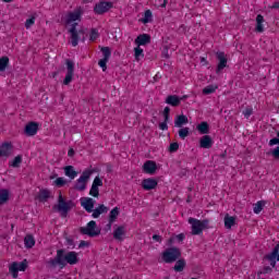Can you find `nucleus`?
Wrapping results in <instances>:
<instances>
[{
    "label": "nucleus",
    "instance_id": "1",
    "mask_svg": "<svg viewBox=\"0 0 279 279\" xmlns=\"http://www.w3.org/2000/svg\"><path fill=\"white\" fill-rule=\"evenodd\" d=\"M80 263V257H77V253L74 251L68 252L64 248H60L57 251V255L54 258L48 262V265L51 269H56V267H60V269H64L66 265H77Z\"/></svg>",
    "mask_w": 279,
    "mask_h": 279
},
{
    "label": "nucleus",
    "instance_id": "2",
    "mask_svg": "<svg viewBox=\"0 0 279 279\" xmlns=\"http://www.w3.org/2000/svg\"><path fill=\"white\" fill-rule=\"evenodd\" d=\"M86 28H81L77 31V23H73L69 29V34L71 36V45L72 47H77L80 40L82 43L86 41Z\"/></svg>",
    "mask_w": 279,
    "mask_h": 279
},
{
    "label": "nucleus",
    "instance_id": "3",
    "mask_svg": "<svg viewBox=\"0 0 279 279\" xmlns=\"http://www.w3.org/2000/svg\"><path fill=\"white\" fill-rule=\"evenodd\" d=\"M161 258L163 263H175V260L182 258V251H180V248L175 246L168 247L162 252Z\"/></svg>",
    "mask_w": 279,
    "mask_h": 279
},
{
    "label": "nucleus",
    "instance_id": "4",
    "mask_svg": "<svg viewBox=\"0 0 279 279\" xmlns=\"http://www.w3.org/2000/svg\"><path fill=\"white\" fill-rule=\"evenodd\" d=\"M74 207L75 203H73V201H64V197H62V193H60L58 198V205L53 206V210H58V213H61V217H66L69 215V210Z\"/></svg>",
    "mask_w": 279,
    "mask_h": 279
},
{
    "label": "nucleus",
    "instance_id": "5",
    "mask_svg": "<svg viewBox=\"0 0 279 279\" xmlns=\"http://www.w3.org/2000/svg\"><path fill=\"white\" fill-rule=\"evenodd\" d=\"M189 223L192 225V234H202L204 230L208 229V219L198 220L196 218H189Z\"/></svg>",
    "mask_w": 279,
    "mask_h": 279
},
{
    "label": "nucleus",
    "instance_id": "6",
    "mask_svg": "<svg viewBox=\"0 0 279 279\" xmlns=\"http://www.w3.org/2000/svg\"><path fill=\"white\" fill-rule=\"evenodd\" d=\"M81 234H86L87 236L95 238L101 234V229L97 227V222L95 220H90L86 227H82L80 229Z\"/></svg>",
    "mask_w": 279,
    "mask_h": 279
},
{
    "label": "nucleus",
    "instance_id": "7",
    "mask_svg": "<svg viewBox=\"0 0 279 279\" xmlns=\"http://www.w3.org/2000/svg\"><path fill=\"white\" fill-rule=\"evenodd\" d=\"M93 175V170H85L83 171L82 175L77 179L76 183L74 184V191H80L81 193L86 191V184L90 180Z\"/></svg>",
    "mask_w": 279,
    "mask_h": 279
},
{
    "label": "nucleus",
    "instance_id": "8",
    "mask_svg": "<svg viewBox=\"0 0 279 279\" xmlns=\"http://www.w3.org/2000/svg\"><path fill=\"white\" fill-rule=\"evenodd\" d=\"M65 64H66L68 72L63 80V84L64 86H69V84L73 82V75L75 73V63L72 60L68 59L65 60Z\"/></svg>",
    "mask_w": 279,
    "mask_h": 279
},
{
    "label": "nucleus",
    "instance_id": "9",
    "mask_svg": "<svg viewBox=\"0 0 279 279\" xmlns=\"http://www.w3.org/2000/svg\"><path fill=\"white\" fill-rule=\"evenodd\" d=\"M112 2L100 1L95 4L94 12L95 14H106V12L112 10Z\"/></svg>",
    "mask_w": 279,
    "mask_h": 279
},
{
    "label": "nucleus",
    "instance_id": "10",
    "mask_svg": "<svg viewBox=\"0 0 279 279\" xmlns=\"http://www.w3.org/2000/svg\"><path fill=\"white\" fill-rule=\"evenodd\" d=\"M14 149V146L12 145V142H4L0 146V158H10L12 156V151Z\"/></svg>",
    "mask_w": 279,
    "mask_h": 279
},
{
    "label": "nucleus",
    "instance_id": "11",
    "mask_svg": "<svg viewBox=\"0 0 279 279\" xmlns=\"http://www.w3.org/2000/svg\"><path fill=\"white\" fill-rule=\"evenodd\" d=\"M217 60L219 61L217 69H216V73L217 75H219L221 73V71H223V69H226V66H228V58H226V53L225 52H217Z\"/></svg>",
    "mask_w": 279,
    "mask_h": 279
},
{
    "label": "nucleus",
    "instance_id": "12",
    "mask_svg": "<svg viewBox=\"0 0 279 279\" xmlns=\"http://www.w3.org/2000/svg\"><path fill=\"white\" fill-rule=\"evenodd\" d=\"M99 186H104V181H101L99 177H96L89 191V195H92V197H99Z\"/></svg>",
    "mask_w": 279,
    "mask_h": 279
},
{
    "label": "nucleus",
    "instance_id": "13",
    "mask_svg": "<svg viewBox=\"0 0 279 279\" xmlns=\"http://www.w3.org/2000/svg\"><path fill=\"white\" fill-rule=\"evenodd\" d=\"M80 202L86 213H93V209L95 208V199L92 197H81Z\"/></svg>",
    "mask_w": 279,
    "mask_h": 279
},
{
    "label": "nucleus",
    "instance_id": "14",
    "mask_svg": "<svg viewBox=\"0 0 279 279\" xmlns=\"http://www.w3.org/2000/svg\"><path fill=\"white\" fill-rule=\"evenodd\" d=\"M135 45L138 47H145L146 45H151V35L141 34L135 38Z\"/></svg>",
    "mask_w": 279,
    "mask_h": 279
},
{
    "label": "nucleus",
    "instance_id": "15",
    "mask_svg": "<svg viewBox=\"0 0 279 279\" xmlns=\"http://www.w3.org/2000/svg\"><path fill=\"white\" fill-rule=\"evenodd\" d=\"M156 186H158V181L156 179L148 178L142 181V189H144V191H154Z\"/></svg>",
    "mask_w": 279,
    "mask_h": 279
},
{
    "label": "nucleus",
    "instance_id": "16",
    "mask_svg": "<svg viewBox=\"0 0 279 279\" xmlns=\"http://www.w3.org/2000/svg\"><path fill=\"white\" fill-rule=\"evenodd\" d=\"M279 243L274 247L272 252L265 255L266 260H269L270 267H276V260H278Z\"/></svg>",
    "mask_w": 279,
    "mask_h": 279
},
{
    "label": "nucleus",
    "instance_id": "17",
    "mask_svg": "<svg viewBox=\"0 0 279 279\" xmlns=\"http://www.w3.org/2000/svg\"><path fill=\"white\" fill-rule=\"evenodd\" d=\"M24 134H26V136H36V134H38V123L29 122L28 124H26L24 129Z\"/></svg>",
    "mask_w": 279,
    "mask_h": 279
},
{
    "label": "nucleus",
    "instance_id": "18",
    "mask_svg": "<svg viewBox=\"0 0 279 279\" xmlns=\"http://www.w3.org/2000/svg\"><path fill=\"white\" fill-rule=\"evenodd\" d=\"M82 19V10L76 9L74 12L68 13V17L65 23L71 25V23H75V21H80Z\"/></svg>",
    "mask_w": 279,
    "mask_h": 279
},
{
    "label": "nucleus",
    "instance_id": "19",
    "mask_svg": "<svg viewBox=\"0 0 279 279\" xmlns=\"http://www.w3.org/2000/svg\"><path fill=\"white\" fill-rule=\"evenodd\" d=\"M92 213V217L94 219H99V216L106 215L108 213V207L104 204H100L97 208H94Z\"/></svg>",
    "mask_w": 279,
    "mask_h": 279
},
{
    "label": "nucleus",
    "instance_id": "20",
    "mask_svg": "<svg viewBox=\"0 0 279 279\" xmlns=\"http://www.w3.org/2000/svg\"><path fill=\"white\" fill-rule=\"evenodd\" d=\"M144 173H156V169H158V166H156L155 161L148 160L143 165Z\"/></svg>",
    "mask_w": 279,
    "mask_h": 279
},
{
    "label": "nucleus",
    "instance_id": "21",
    "mask_svg": "<svg viewBox=\"0 0 279 279\" xmlns=\"http://www.w3.org/2000/svg\"><path fill=\"white\" fill-rule=\"evenodd\" d=\"M199 147L202 149H210L213 147V137L210 135H204L199 141Z\"/></svg>",
    "mask_w": 279,
    "mask_h": 279
},
{
    "label": "nucleus",
    "instance_id": "22",
    "mask_svg": "<svg viewBox=\"0 0 279 279\" xmlns=\"http://www.w3.org/2000/svg\"><path fill=\"white\" fill-rule=\"evenodd\" d=\"M165 102L168 104V106H172L173 108H178V106H180V96L169 95V96H167Z\"/></svg>",
    "mask_w": 279,
    "mask_h": 279
},
{
    "label": "nucleus",
    "instance_id": "23",
    "mask_svg": "<svg viewBox=\"0 0 279 279\" xmlns=\"http://www.w3.org/2000/svg\"><path fill=\"white\" fill-rule=\"evenodd\" d=\"M123 236H125V227H117L113 231V239H116V241H123Z\"/></svg>",
    "mask_w": 279,
    "mask_h": 279
},
{
    "label": "nucleus",
    "instance_id": "24",
    "mask_svg": "<svg viewBox=\"0 0 279 279\" xmlns=\"http://www.w3.org/2000/svg\"><path fill=\"white\" fill-rule=\"evenodd\" d=\"M10 202V190L1 189L0 190V206L8 204Z\"/></svg>",
    "mask_w": 279,
    "mask_h": 279
},
{
    "label": "nucleus",
    "instance_id": "25",
    "mask_svg": "<svg viewBox=\"0 0 279 279\" xmlns=\"http://www.w3.org/2000/svg\"><path fill=\"white\" fill-rule=\"evenodd\" d=\"M63 169L64 174L70 178V180H75V178H77V171H75L73 166H65Z\"/></svg>",
    "mask_w": 279,
    "mask_h": 279
},
{
    "label": "nucleus",
    "instance_id": "26",
    "mask_svg": "<svg viewBox=\"0 0 279 279\" xmlns=\"http://www.w3.org/2000/svg\"><path fill=\"white\" fill-rule=\"evenodd\" d=\"M232 226H236V218L227 214L225 216V228H227V230H231Z\"/></svg>",
    "mask_w": 279,
    "mask_h": 279
},
{
    "label": "nucleus",
    "instance_id": "27",
    "mask_svg": "<svg viewBox=\"0 0 279 279\" xmlns=\"http://www.w3.org/2000/svg\"><path fill=\"white\" fill-rule=\"evenodd\" d=\"M263 23H265V17L262 14H258L256 16V27H255V32H257L258 34H263V32H265V28L263 27Z\"/></svg>",
    "mask_w": 279,
    "mask_h": 279
},
{
    "label": "nucleus",
    "instance_id": "28",
    "mask_svg": "<svg viewBox=\"0 0 279 279\" xmlns=\"http://www.w3.org/2000/svg\"><path fill=\"white\" fill-rule=\"evenodd\" d=\"M189 123V118L184 114L178 116L174 125L175 128H182L183 125H186Z\"/></svg>",
    "mask_w": 279,
    "mask_h": 279
},
{
    "label": "nucleus",
    "instance_id": "29",
    "mask_svg": "<svg viewBox=\"0 0 279 279\" xmlns=\"http://www.w3.org/2000/svg\"><path fill=\"white\" fill-rule=\"evenodd\" d=\"M22 163H23V155H17L16 157H14L12 161L9 162V167H12L13 169H19Z\"/></svg>",
    "mask_w": 279,
    "mask_h": 279
},
{
    "label": "nucleus",
    "instance_id": "30",
    "mask_svg": "<svg viewBox=\"0 0 279 279\" xmlns=\"http://www.w3.org/2000/svg\"><path fill=\"white\" fill-rule=\"evenodd\" d=\"M24 243H25V247L27 250H32V247L34 245H36V240L34 239V235L32 234H27L25 238H24Z\"/></svg>",
    "mask_w": 279,
    "mask_h": 279
},
{
    "label": "nucleus",
    "instance_id": "31",
    "mask_svg": "<svg viewBox=\"0 0 279 279\" xmlns=\"http://www.w3.org/2000/svg\"><path fill=\"white\" fill-rule=\"evenodd\" d=\"M49 197H51V191H49L47 189L39 191V194H38L39 202H47V199H49Z\"/></svg>",
    "mask_w": 279,
    "mask_h": 279
},
{
    "label": "nucleus",
    "instance_id": "32",
    "mask_svg": "<svg viewBox=\"0 0 279 279\" xmlns=\"http://www.w3.org/2000/svg\"><path fill=\"white\" fill-rule=\"evenodd\" d=\"M196 130H198L201 134H208L210 132V125L208 124V122H201L196 126Z\"/></svg>",
    "mask_w": 279,
    "mask_h": 279
},
{
    "label": "nucleus",
    "instance_id": "33",
    "mask_svg": "<svg viewBox=\"0 0 279 279\" xmlns=\"http://www.w3.org/2000/svg\"><path fill=\"white\" fill-rule=\"evenodd\" d=\"M184 267H186V260L184 258L178 259L173 269L174 271H184Z\"/></svg>",
    "mask_w": 279,
    "mask_h": 279
},
{
    "label": "nucleus",
    "instance_id": "34",
    "mask_svg": "<svg viewBox=\"0 0 279 279\" xmlns=\"http://www.w3.org/2000/svg\"><path fill=\"white\" fill-rule=\"evenodd\" d=\"M9 271L13 278H19V263L14 262L10 267Z\"/></svg>",
    "mask_w": 279,
    "mask_h": 279
},
{
    "label": "nucleus",
    "instance_id": "35",
    "mask_svg": "<svg viewBox=\"0 0 279 279\" xmlns=\"http://www.w3.org/2000/svg\"><path fill=\"white\" fill-rule=\"evenodd\" d=\"M10 64V58L2 57L0 58V72L3 73L8 69V65Z\"/></svg>",
    "mask_w": 279,
    "mask_h": 279
},
{
    "label": "nucleus",
    "instance_id": "36",
    "mask_svg": "<svg viewBox=\"0 0 279 279\" xmlns=\"http://www.w3.org/2000/svg\"><path fill=\"white\" fill-rule=\"evenodd\" d=\"M119 207H114L110 214H109V220H110V223H114V221H117V217H119Z\"/></svg>",
    "mask_w": 279,
    "mask_h": 279
},
{
    "label": "nucleus",
    "instance_id": "37",
    "mask_svg": "<svg viewBox=\"0 0 279 279\" xmlns=\"http://www.w3.org/2000/svg\"><path fill=\"white\" fill-rule=\"evenodd\" d=\"M151 17H153L151 10H146L144 12V17L141 21L142 23H144V25H147V23H151Z\"/></svg>",
    "mask_w": 279,
    "mask_h": 279
},
{
    "label": "nucleus",
    "instance_id": "38",
    "mask_svg": "<svg viewBox=\"0 0 279 279\" xmlns=\"http://www.w3.org/2000/svg\"><path fill=\"white\" fill-rule=\"evenodd\" d=\"M100 51L104 54L105 60H110V57L112 56V50H110V47H100Z\"/></svg>",
    "mask_w": 279,
    "mask_h": 279
},
{
    "label": "nucleus",
    "instance_id": "39",
    "mask_svg": "<svg viewBox=\"0 0 279 279\" xmlns=\"http://www.w3.org/2000/svg\"><path fill=\"white\" fill-rule=\"evenodd\" d=\"M134 53H135V60H141V58H145V53H143V48L141 46H137L134 48Z\"/></svg>",
    "mask_w": 279,
    "mask_h": 279
},
{
    "label": "nucleus",
    "instance_id": "40",
    "mask_svg": "<svg viewBox=\"0 0 279 279\" xmlns=\"http://www.w3.org/2000/svg\"><path fill=\"white\" fill-rule=\"evenodd\" d=\"M265 206V202L264 201H259L254 205V213L255 215H259V213L263 210V207Z\"/></svg>",
    "mask_w": 279,
    "mask_h": 279
},
{
    "label": "nucleus",
    "instance_id": "41",
    "mask_svg": "<svg viewBox=\"0 0 279 279\" xmlns=\"http://www.w3.org/2000/svg\"><path fill=\"white\" fill-rule=\"evenodd\" d=\"M217 90V86L208 85L203 89V95H213Z\"/></svg>",
    "mask_w": 279,
    "mask_h": 279
},
{
    "label": "nucleus",
    "instance_id": "42",
    "mask_svg": "<svg viewBox=\"0 0 279 279\" xmlns=\"http://www.w3.org/2000/svg\"><path fill=\"white\" fill-rule=\"evenodd\" d=\"M97 38H99V31H97V28H92L90 34H89V40L92 43H95V40H97Z\"/></svg>",
    "mask_w": 279,
    "mask_h": 279
},
{
    "label": "nucleus",
    "instance_id": "43",
    "mask_svg": "<svg viewBox=\"0 0 279 279\" xmlns=\"http://www.w3.org/2000/svg\"><path fill=\"white\" fill-rule=\"evenodd\" d=\"M178 149H180V144H178V142H174L170 144L168 151H170V154H175Z\"/></svg>",
    "mask_w": 279,
    "mask_h": 279
},
{
    "label": "nucleus",
    "instance_id": "44",
    "mask_svg": "<svg viewBox=\"0 0 279 279\" xmlns=\"http://www.w3.org/2000/svg\"><path fill=\"white\" fill-rule=\"evenodd\" d=\"M190 132H189V128H183L179 130V136L180 138H182V141H184V138H186V136H189Z\"/></svg>",
    "mask_w": 279,
    "mask_h": 279
},
{
    "label": "nucleus",
    "instance_id": "45",
    "mask_svg": "<svg viewBox=\"0 0 279 279\" xmlns=\"http://www.w3.org/2000/svg\"><path fill=\"white\" fill-rule=\"evenodd\" d=\"M108 61L109 59H100L98 61V65L100 66V69H102V71H106L108 69Z\"/></svg>",
    "mask_w": 279,
    "mask_h": 279
},
{
    "label": "nucleus",
    "instance_id": "46",
    "mask_svg": "<svg viewBox=\"0 0 279 279\" xmlns=\"http://www.w3.org/2000/svg\"><path fill=\"white\" fill-rule=\"evenodd\" d=\"M242 113L244 114L245 119H250V117L254 114V109L252 107H248L244 109Z\"/></svg>",
    "mask_w": 279,
    "mask_h": 279
},
{
    "label": "nucleus",
    "instance_id": "47",
    "mask_svg": "<svg viewBox=\"0 0 279 279\" xmlns=\"http://www.w3.org/2000/svg\"><path fill=\"white\" fill-rule=\"evenodd\" d=\"M36 23V16H32L31 19L26 20L25 22V27L26 29H29V27H32V25H34Z\"/></svg>",
    "mask_w": 279,
    "mask_h": 279
},
{
    "label": "nucleus",
    "instance_id": "48",
    "mask_svg": "<svg viewBox=\"0 0 279 279\" xmlns=\"http://www.w3.org/2000/svg\"><path fill=\"white\" fill-rule=\"evenodd\" d=\"M17 269L20 271H25V269H27V259H24L21 263H17Z\"/></svg>",
    "mask_w": 279,
    "mask_h": 279
},
{
    "label": "nucleus",
    "instance_id": "49",
    "mask_svg": "<svg viewBox=\"0 0 279 279\" xmlns=\"http://www.w3.org/2000/svg\"><path fill=\"white\" fill-rule=\"evenodd\" d=\"M56 186L62 187L64 186V184H66V180H64V178H57V180L54 181Z\"/></svg>",
    "mask_w": 279,
    "mask_h": 279
},
{
    "label": "nucleus",
    "instance_id": "50",
    "mask_svg": "<svg viewBox=\"0 0 279 279\" xmlns=\"http://www.w3.org/2000/svg\"><path fill=\"white\" fill-rule=\"evenodd\" d=\"M277 137L279 138V131L277 132ZM271 156L279 160V146H277L274 150H271Z\"/></svg>",
    "mask_w": 279,
    "mask_h": 279
},
{
    "label": "nucleus",
    "instance_id": "51",
    "mask_svg": "<svg viewBox=\"0 0 279 279\" xmlns=\"http://www.w3.org/2000/svg\"><path fill=\"white\" fill-rule=\"evenodd\" d=\"M170 112H171V108L165 107V109H163V111H162L165 121H169V114H170Z\"/></svg>",
    "mask_w": 279,
    "mask_h": 279
},
{
    "label": "nucleus",
    "instance_id": "52",
    "mask_svg": "<svg viewBox=\"0 0 279 279\" xmlns=\"http://www.w3.org/2000/svg\"><path fill=\"white\" fill-rule=\"evenodd\" d=\"M162 56H163V58L169 60V58H170V56H169V46H163Z\"/></svg>",
    "mask_w": 279,
    "mask_h": 279
},
{
    "label": "nucleus",
    "instance_id": "53",
    "mask_svg": "<svg viewBox=\"0 0 279 279\" xmlns=\"http://www.w3.org/2000/svg\"><path fill=\"white\" fill-rule=\"evenodd\" d=\"M167 123H169V121L163 120V122H161V123L159 124V129L162 130V131L169 130V125H167Z\"/></svg>",
    "mask_w": 279,
    "mask_h": 279
},
{
    "label": "nucleus",
    "instance_id": "54",
    "mask_svg": "<svg viewBox=\"0 0 279 279\" xmlns=\"http://www.w3.org/2000/svg\"><path fill=\"white\" fill-rule=\"evenodd\" d=\"M274 145H279V137H275L269 141V146L274 147Z\"/></svg>",
    "mask_w": 279,
    "mask_h": 279
},
{
    "label": "nucleus",
    "instance_id": "55",
    "mask_svg": "<svg viewBox=\"0 0 279 279\" xmlns=\"http://www.w3.org/2000/svg\"><path fill=\"white\" fill-rule=\"evenodd\" d=\"M271 271H274V269L270 266H266L259 274H271Z\"/></svg>",
    "mask_w": 279,
    "mask_h": 279
},
{
    "label": "nucleus",
    "instance_id": "56",
    "mask_svg": "<svg viewBox=\"0 0 279 279\" xmlns=\"http://www.w3.org/2000/svg\"><path fill=\"white\" fill-rule=\"evenodd\" d=\"M153 241H156L157 243H162V236H160L159 234H154Z\"/></svg>",
    "mask_w": 279,
    "mask_h": 279
},
{
    "label": "nucleus",
    "instance_id": "57",
    "mask_svg": "<svg viewBox=\"0 0 279 279\" xmlns=\"http://www.w3.org/2000/svg\"><path fill=\"white\" fill-rule=\"evenodd\" d=\"M89 245H90L89 242L82 240V241L80 242V244H78V247H80V248H82V247H88Z\"/></svg>",
    "mask_w": 279,
    "mask_h": 279
},
{
    "label": "nucleus",
    "instance_id": "58",
    "mask_svg": "<svg viewBox=\"0 0 279 279\" xmlns=\"http://www.w3.org/2000/svg\"><path fill=\"white\" fill-rule=\"evenodd\" d=\"M65 241L68 245H70L71 247H75V242L73 241V239L66 238Z\"/></svg>",
    "mask_w": 279,
    "mask_h": 279
},
{
    "label": "nucleus",
    "instance_id": "59",
    "mask_svg": "<svg viewBox=\"0 0 279 279\" xmlns=\"http://www.w3.org/2000/svg\"><path fill=\"white\" fill-rule=\"evenodd\" d=\"M177 239H178V241H179L180 243H182V241H184V239H185L184 233L178 234V235H177Z\"/></svg>",
    "mask_w": 279,
    "mask_h": 279
},
{
    "label": "nucleus",
    "instance_id": "60",
    "mask_svg": "<svg viewBox=\"0 0 279 279\" xmlns=\"http://www.w3.org/2000/svg\"><path fill=\"white\" fill-rule=\"evenodd\" d=\"M68 156L70 158H73L75 156V150L73 148H70L69 151H68Z\"/></svg>",
    "mask_w": 279,
    "mask_h": 279
},
{
    "label": "nucleus",
    "instance_id": "61",
    "mask_svg": "<svg viewBox=\"0 0 279 279\" xmlns=\"http://www.w3.org/2000/svg\"><path fill=\"white\" fill-rule=\"evenodd\" d=\"M271 8H272V10H279V1L274 2Z\"/></svg>",
    "mask_w": 279,
    "mask_h": 279
},
{
    "label": "nucleus",
    "instance_id": "62",
    "mask_svg": "<svg viewBox=\"0 0 279 279\" xmlns=\"http://www.w3.org/2000/svg\"><path fill=\"white\" fill-rule=\"evenodd\" d=\"M106 230H112V222H110V220L109 223L106 226Z\"/></svg>",
    "mask_w": 279,
    "mask_h": 279
},
{
    "label": "nucleus",
    "instance_id": "63",
    "mask_svg": "<svg viewBox=\"0 0 279 279\" xmlns=\"http://www.w3.org/2000/svg\"><path fill=\"white\" fill-rule=\"evenodd\" d=\"M184 99H189V96H187V95H184V96L180 97V104H181L182 101H184Z\"/></svg>",
    "mask_w": 279,
    "mask_h": 279
},
{
    "label": "nucleus",
    "instance_id": "64",
    "mask_svg": "<svg viewBox=\"0 0 279 279\" xmlns=\"http://www.w3.org/2000/svg\"><path fill=\"white\" fill-rule=\"evenodd\" d=\"M173 243V238H170L169 240H168V245H171Z\"/></svg>",
    "mask_w": 279,
    "mask_h": 279
}]
</instances>
